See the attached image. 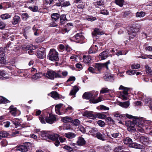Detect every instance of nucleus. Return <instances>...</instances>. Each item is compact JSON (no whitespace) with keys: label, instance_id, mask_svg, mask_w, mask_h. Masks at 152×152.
Returning a JSON list of instances; mask_svg holds the SVG:
<instances>
[{"label":"nucleus","instance_id":"37998d69","mask_svg":"<svg viewBox=\"0 0 152 152\" xmlns=\"http://www.w3.org/2000/svg\"><path fill=\"white\" fill-rule=\"evenodd\" d=\"M145 15V13L142 11L138 12L136 13V17H142Z\"/></svg>","mask_w":152,"mask_h":152},{"label":"nucleus","instance_id":"680f3d73","mask_svg":"<svg viewBox=\"0 0 152 152\" xmlns=\"http://www.w3.org/2000/svg\"><path fill=\"white\" fill-rule=\"evenodd\" d=\"M140 67V66L139 64H137L135 65H132L131 66V68L132 69H137L139 68Z\"/></svg>","mask_w":152,"mask_h":152},{"label":"nucleus","instance_id":"052dcab7","mask_svg":"<svg viewBox=\"0 0 152 152\" xmlns=\"http://www.w3.org/2000/svg\"><path fill=\"white\" fill-rule=\"evenodd\" d=\"M6 58L0 57V64H4L6 63Z\"/></svg>","mask_w":152,"mask_h":152},{"label":"nucleus","instance_id":"09e8293b","mask_svg":"<svg viewBox=\"0 0 152 152\" xmlns=\"http://www.w3.org/2000/svg\"><path fill=\"white\" fill-rule=\"evenodd\" d=\"M71 123L73 124V125L75 126H78L80 124V121L77 119H75L74 120L72 119V121Z\"/></svg>","mask_w":152,"mask_h":152},{"label":"nucleus","instance_id":"cd10ccee","mask_svg":"<svg viewBox=\"0 0 152 152\" xmlns=\"http://www.w3.org/2000/svg\"><path fill=\"white\" fill-rule=\"evenodd\" d=\"M148 139L147 137L144 136H141L140 138V141L144 144H145L148 142Z\"/></svg>","mask_w":152,"mask_h":152},{"label":"nucleus","instance_id":"7c9ffc66","mask_svg":"<svg viewBox=\"0 0 152 152\" xmlns=\"http://www.w3.org/2000/svg\"><path fill=\"white\" fill-rule=\"evenodd\" d=\"M98 50V47H95L94 45H92L89 49V53H95Z\"/></svg>","mask_w":152,"mask_h":152},{"label":"nucleus","instance_id":"7ed1b4c3","mask_svg":"<svg viewBox=\"0 0 152 152\" xmlns=\"http://www.w3.org/2000/svg\"><path fill=\"white\" fill-rule=\"evenodd\" d=\"M119 89V90H123V91L121 92L120 96V98L123 100H126L128 98V89L122 85H121Z\"/></svg>","mask_w":152,"mask_h":152},{"label":"nucleus","instance_id":"6e6552de","mask_svg":"<svg viewBox=\"0 0 152 152\" xmlns=\"http://www.w3.org/2000/svg\"><path fill=\"white\" fill-rule=\"evenodd\" d=\"M30 143L28 142L23 144V145H20L18 147V150L22 152H26L28 151L29 148V145Z\"/></svg>","mask_w":152,"mask_h":152},{"label":"nucleus","instance_id":"dca6fc26","mask_svg":"<svg viewBox=\"0 0 152 152\" xmlns=\"http://www.w3.org/2000/svg\"><path fill=\"white\" fill-rule=\"evenodd\" d=\"M59 137V135L56 134H50L48 137V139L55 141L57 140Z\"/></svg>","mask_w":152,"mask_h":152},{"label":"nucleus","instance_id":"f257e3e1","mask_svg":"<svg viewBox=\"0 0 152 152\" xmlns=\"http://www.w3.org/2000/svg\"><path fill=\"white\" fill-rule=\"evenodd\" d=\"M43 75L50 79H54L55 78H61V71H55L52 70H48L47 73H44Z\"/></svg>","mask_w":152,"mask_h":152},{"label":"nucleus","instance_id":"58836bf2","mask_svg":"<svg viewBox=\"0 0 152 152\" xmlns=\"http://www.w3.org/2000/svg\"><path fill=\"white\" fill-rule=\"evenodd\" d=\"M8 133L5 131H1L0 132V139L3 137H5L8 136Z\"/></svg>","mask_w":152,"mask_h":152},{"label":"nucleus","instance_id":"a19ab883","mask_svg":"<svg viewBox=\"0 0 152 152\" xmlns=\"http://www.w3.org/2000/svg\"><path fill=\"white\" fill-rule=\"evenodd\" d=\"M124 2V0H115V3L117 5L120 7H122Z\"/></svg>","mask_w":152,"mask_h":152},{"label":"nucleus","instance_id":"2eb2a0df","mask_svg":"<svg viewBox=\"0 0 152 152\" xmlns=\"http://www.w3.org/2000/svg\"><path fill=\"white\" fill-rule=\"evenodd\" d=\"M76 142L78 145L82 146L86 144V141L82 137H79L78 138Z\"/></svg>","mask_w":152,"mask_h":152},{"label":"nucleus","instance_id":"e433bc0d","mask_svg":"<svg viewBox=\"0 0 152 152\" xmlns=\"http://www.w3.org/2000/svg\"><path fill=\"white\" fill-rule=\"evenodd\" d=\"M11 15L8 13H5L1 15L0 18L3 20H6L11 18Z\"/></svg>","mask_w":152,"mask_h":152},{"label":"nucleus","instance_id":"8fccbe9b","mask_svg":"<svg viewBox=\"0 0 152 152\" xmlns=\"http://www.w3.org/2000/svg\"><path fill=\"white\" fill-rule=\"evenodd\" d=\"M95 115H96V118H98L101 119H104L106 117L105 115L101 113H98Z\"/></svg>","mask_w":152,"mask_h":152},{"label":"nucleus","instance_id":"1a4fd4ad","mask_svg":"<svg viewBox=\"0 0 152 152\" xmlns=\"http://www.w3.org/2000/svg\"><path fill=\"white\" fill-rule=\"evenodd\" d=\"M83 116L91 119H95L96 118V115L93 114V112L91 111H86L83 114Z\"/></svg>","mask_w":152,"mask_h":152},{"label":"nucleus","instance_id":"5fc2aeb1","mask_svg":"<svg viewBox=\"0 0 152 152\" xmlns=\"http://www.w3.org/2000/svg\"><path fill=\"white\" fill-rule=\"evenodd\" d=\"M44 39L43 37H38L36 39V42L37 43L42 42L44 40Z\"/></svg>","mask_w":152,"mask_h":152},{"label":"nucleus","instance_id":"412c9836","mask_svg":"<svg viewBox=\"0 0 152 152\" xmlns=\"http://www.w3.org/2000/svg\"><path fill=\"white\" fill-rule=\"evenodd\" d=\"M59 18H60V24L61 25L64 24L65 21L67 20L66 15H62L61 16H60Z\"/></svg>","mask_w":152,"mask_h":152},{"label":"nucleus","instance_id":"9d476101","mask_svg":"<svg viewBox=\"0 0 152 152\" xmlns=\"http://www.w3.org/2000/svg\"><path fill=\"white\" fill-rule=\"evenodd\" d=\"M46 122L50 124H52L57 121L55 115L51 114H49V116L45 118Z\"/></svg>","mask_w":152,"mask_h":152},{"label":"nucleus","instance_id":"c9c22d12","mask_svg":"<svg viewBox=\"0 0 152 152\" xmlns=\"http://www.w3.org/2000/svg\"><path fill=\"white\" fill-rule=\"evenodd\" d=\"M62 121L64 123L71 122L72 121V119L70 117L66 116L63 117L62 119Z\"/></svg>","mask_w":152,"mask_h":152},{"label":"nucleus","instance_id":"f3484780","mask_svg":"<svg viewBox=\"0 0 152 152\" xmlns=\"http://www.w3.org/2000/svg\"><path fill=\"white\" fill-rule=\"evenodd\" d=\"M129 146L131 148L140 149H142L143 147L142 145L132 142L130 145H129Z\"/></svg>","mask_w":152,"mask_h":152},{"label":"nucleus","instance_id":"a211bd4d","mask_svg":"<svg viewBox=\"0 0 152 152\" xmlns=\"http://www.w3.org/2000/svg\"><path fill=\"white\" fill-rule=\"evenodd\" d=\"M93 95V94L92 92H86L83 94V97L84 99H88L91 98Z\"/></svg>","mask_w":152,"mask_h":152},{"label":"nucleus","instance_id":"0e129e2a","mask_svg":"<svg viewBox=\"0 0 152 152\" xmlns=\"http://www.w3.org/2000/svg\"><path fill=\"white\" fill-rule=\"evenodd\" d=\"M70 5L69 2V1H65L62 4V7H67Z\"/></svg>","mask_w":152,"mask_h":152},{"label":"nucleus","instance_id":"49530a36","mask_svg":"<svg viewBox=\"0 0 152 152\" xmlns=\"http://www.w3.org/2000/svg\"><path fill=\"white\" fill-rule=\"evenodd\" d=\"M0 102L1 103L4 104L10 102L7 99L1 96H0Z\"/></svg>","mask_w":152,"mask_h":152},{"label":"nucleus","instance_id":"6ab92c4d","mask_svg":"<svg viewBox=\"0 0 152 152\" xmlns=\"http://www.w3.org/2000/svg\"><path fill=\"white\" fill-rule=\"evenodd\" d=\"M65 137L69 139H72L75 138L76 134L73 132H68L64 134Z\"/></svg>","mask_w":152,"mask_h":152},{"label":"nucleus","instance_id":"4d7b16f0","mask_svg":"<svg viewBox=\"0 0 152 152\" xmlns=\"http://www.w3.org/2000/svg\"><path fill=\"white\" fill-rule=\"evenodd\" d=\"M126 73L128 75H132L135 74V71L134 70H130L126 71Z\"/></svg>","mask_w":152,"mask_h":152},{"label":"nucleus","instance_id":"f8f14e48","mask_svg":"<svg viewBox=\"0 0 152 152\" xmlns=\"http://www.w3.org/2000/svg\"><path fill=\"white\" fill-rule=\"evenodd\" d=\"M103 78L105 80L112 81L114 80V76L110 73H108L103 76Z\"/></svg>","mask_w":152,"mask_h":152},{"label":"nucleus","instance_id":"473e14b6","mask_svg":"<svg viewBox=\"0 0 152 152\" xmlns=\"http://www.w3.org/2000/svg\"><path fill=\"white\" fill-rule=\"evenodd\" d=\"M40 135L44 139L46 140L48 139L49 134L43 131L41 132Z\"/></svg>","mask_w":152,"mask_h":152},{"label":"nucleus","instance_id":"ea45409f","mask_svg":"<svg viewBox=\"0 0 152 152\" xmlns=\"http://www.w3.org/2000/svg\"><path fill=\"white\" fill-rule=\"evenodd\" d=\"M124 143L125 144L130 145L132 142V140L129 137H127L124 140Z\"/></svg>","mask_w":152,"mask_h":152},{"label":"nucleus","instance_id":"de8ad7c7","mask_svg":"<svg viewBox=\"0 0 152 152\" xmlns=\"http://www.w3.org/2000/svg\"><path fill=\"white\" fill-rule=\"evenodd\" d=\"M102 101V99L100 97L98 98L97 99H91L90 100V102L92 103H97Z\"/></svg>","mask_w":152,"mask_h":152},{"label":"nucleus","instance_id":"c85d7f7f","mask_svg":"<svg viewBox=\"0 0 152 152\" xmlns=\"http://www.w3.org/2000/svg\"><path fill=\"white\" fill-rule=\"evenodd\" d=\"M50 94L51 96L55 99H57L59 98V94L56 91H52L50 93V94H48V95H49Z\"/></svg>","mask_w":152,"mask_h":152},{"label":"nucleus","instance_id":"864d4df0","mask_svg":"<svg viewBox=\"0 0 152 152\" xmlns=\"http://www.w3.org/2000/svg\"><path fill=\"white\" fill-rule=\"evenodd\" d=\"M29 9L34 12H37L38 10V8L37 6H33L32 7H29Z\"/></svg>","mask_w":152,"mask_h":152},{"label":"nucleus","instance_id":"4468645a","mask_svg":"<svg viewBox=\"0 0 152 152\" xmlns=\"http://www.w3.org/2000/svg\"><path fill=\"white\" fill-rule=\"evenodd\" d=\"M73 38L74 39V40L76 41V42H80V40L83 39L84 38V37L82 35V33H80L77 34L73 37Z\"/></svg>","mask_w":152,"mask_h":152},{"label":"nucleus","instance_id":"4c0bfd02","mask_svg":"<svg viewBox=\"0 0 152 152\" xmlns=\"http://www.w3.org/2000/svg\"><path fill=\"white\" fill-rule=\"evenodd\" d=\"M42 74L41 73H38L33 75L31 77L32 79L35 80L41 77Z\"/></svg>","mask_w":152,"mask_h":152},{"label":"nucleus","instance_id":"69168bd1","mask_svg":"<svg viewBox=\"0 0 152 152\" xmlns=\"http://www.w3.org/2000/svg\"><path fill=\"white\" fill-rule=\"evenodd\" d=\"M64 148L66 150H67L69 151H72V148L70 146L66 145L64 147Z\"/></svg>","mask_w":152,"mask_h":152},{"label":"nucleus","instance_id":"6e6d98bb","mask_svg":"<svg viewBox=\"0 0 152 152\" xmlns=\"http://www.w3.org/2000/svg\"><path fill=\"white\" fill-rule=\"evenodd\" d=\"M28 14L26 13H23L22 15V18L24 20H26L28 18Z\"/></svg>","mask_w":152,"mask_h":152},{"label":"nucleus","instance_id":"a18cd8bd","mask_svg":"<svg viewBox=\"0 0 152 152\" xmlns=\"http://www.w3.org/2000/svg\"><path fill=\"white\" fill-rule=\"evenodd\" d=\"M145 68L146 72L148 74L151 75L152 74V71L151 68L149 67L148 65H146L145 66Z\"/></svg>","mask_w":152,"mask_h":152},{"label":"nucleus","instance_id":"ddd939ff","mask_svg":"<svg viewBox=\"0 0 152 152\" xmlns=\"http://www.w3.org/2000/svg\"><path fill=\"white\" fill-rule=\"evenodd\" d=\"M109 53L106 51H104L101 53L99 56V57L101 60H104L106 59L108 56Z\"/></svg>","mask_w":152,"mask_h":152},{"label":"nucleus","instance_id":"72a5a7b5","mask_svg":"<svg viewBox=\"0 0 152 152\" xmlns=\"http://www.w3.org/2000/svg\"><path fill=\"white\" fill-rule=\"evenodd\" d=\"M119 105L122 107L127 108L129 105V102L128 101L123 102H120L119 103Z\"/></svg>","mask_w":152,"mask_h":152},{"label":"nucleus","instance_id":"e2e57ef3","mask_svg":"<svg viewBox=\"0 0 152 152\" xmlns=\"http://www.w3.org/2000/svg\"><path fill=\"white\" fill-rule=\"evenodd\" d=\"M100 109L102 110H108L109 108L103 105H101L100 106Z\"/></svg>","mask_w":152,"mask_h":152},{"label":"nucleus","instance_id":"5701e85b","mask_svg":"<svg viewBox=\"0 0 152 152\" xmlns=\"http://www.w3.org/2000/svg\"><path fill=\"white\" fill-rule=\"evenodd\" d=\"M103 134L100 132H97L96 134V137L98 139L104 141L105 140V137L104 136V133Z\"/></svg>","mask_w":152,"mask_h":152},{"label":"nucleus","instance_id":"0eeeda50","mask_svg":"<svg viewBox=\"0 0 152 152\" xmlns=\"http://www.w3.org/2000/svg\"><path fill=\"white\" fill-rule=\"evenodd\" d=\"M139 31V28H136L135 27H132L128 30V34L130 39L134 38L136 35V33Z\"/></svg>","mask_w":152,"mask_h":152},{"label":"nucleus","instance_id":"338daca9","mask_svg":"<svg viewBox=\"0 0 152 152\" xmlns=\"http://www.w3.org/2000/svg\"><path fill=\"white\" fill-rule=\"evenodd\" d=\"M96 18L93 17V16H90L87 18V19L88 21H93L96 20Z\"/></svg>","mask_w":152,"mask_h":152},{"label":"nucleus","instance_id":"3c124183","mask_svg":"<svg viewBox=\"0 0 152 152\" xmlns=\"http://www.w3.org/2000/svg\"><path fill=\"white\" fill-rule=\"evenodd\" d=\"M110 90L108 89L107 88H103L100 91V94H104L106 93L109 92Z\"/></svg>","mask_w":152,"mask_h":152},{"label":"nucleus","instance_id":"c756f323","mask_svg":"<svg viewBox=\"0 0 152 152\" xmlns=\"http://www.w3.org/2000/svg\"><path fill=\"white\" fill-rule=\"evenodd\" d=\"M60 15L57 13H54L52 14L51 18L53 21H56L59 18Z\"/></svg>","mask_w":152,"mask_h":152},{"label":"nucleus","instance_id":"774afa93","mask_svg":"<svg viewBox=\"0 0 152 152\" xmlns=\"http://www.w3.org/2000/svg\"><path fill=\"white\" fill-rule=\"evenodd\" d=\"M79 128L80 130L82 132L85 133L86 132V128L83 126H80Z\"/></svg>","mask_w":152,"mask_h":152},{"label":"nucleus","instance_id":"f704fd0d","mask_svg":"<svg viewBox=\"0 0 152 152\" xmlns=\"http://www.w3.org/2000/svg\"><path fill=\"white\" fill-rule=\"evenodd\" d=\"M125 147L124 145L119 146L116 147L114 149V152H121L124 149Z\"/></svg>","mask_w":152,"mask_h":152},{"label":"nucleus","instance_id":"2f4dec72","mask_svg":"<svg viewBox=\"0 0 152 152\" xmlns=\"http://www.w3.org/2000/svg\"><path fill=\"white\" fill-rule=\"evenodd\" d=\"M62 105V104H57L55 107V110L56 113L59 115H60L61 114L60 112V109Z\"/></svg>","mask_w":152,"mask_h":152},{"label":"nucleus","instance_id":"c03bdc74","mask_svg":"<svg viewBox=\"0 0 152 152\" xmlns=\"http://www.w3.org/2000/svg\"><path fill=\"white\" fill-rule=\"evenodd\" d=\"M33 30L34 32V35L36 36L38 35L39 33L37 32V31L39 30L38 26L37 25H34L33 28Z\"/></svg>","mask_w":152,"mask_h":152},{"label":"nucleus","instance_id":"39448f33","mask_svg":"<svg viewBox=\"0 0 152 152\" xmlns=\"http://www.w3.org/2000/svg\"><path fill=\"white\" fill-rule=\"evenodd\" d=\"M110 62L109 60L107 62L103 63H96L95 64V67L96 69L98 70L99 71H100L103 68L105 67L108 69V64H110Z\"/></svg>","mask_w":152,"mask_h":152},{"label":"nucleus","instance_id":"79ce46f5","mask_svg":"<svg viewBox=\"0 0 152 152\" xmlns=\"http://www.w3.org/2000/svg\"><path fill=\"white\" fill-rule=\"evenodd\" d=\"M18 120L17 119H15L12 121V123L15 125L16 128L18 127L20 125V123L18 122Z\"/></svg>","mask_w":152,"mask_h":152},{"label":"nucleus","instance_id":"aec40b11","mask_svg":"<svg viewBox=\"0 0 152 152\" xmlns=\"http://www.w3.org/2000/svg\"><path fill=\"white\" fill-rule=\"evenodd\" d=\"M78 90L79 88L77 86H74L72 89L69 95L71 96L75 95Z\"/></svg>","mask_w":152,"mask_h":152},{"label":"nucleus","instance_id":"4be33fe9","mask_svg":"<svg viewBox=\"0 0 152 152\" xmlns=\"http://www.w3.org/2000/svg\"><path fill=\"white\" fill-rule=\"evenodd\" d=\"M83 61L85 63H88L91 61V58L90 56H83Z\"/></svg>","mask_w":152,"mask_h":152},{"label":"nucleus","instance_id":"603ef678","mask_svg":"<svg viewBox=\"0 0 152 152\" xmlns=\"http://www.w3.org/2000/svg\"><path fill=\"white\" fill-rule=\"evenodd\" d=\"M106 120L108 123H110L111 124H114V120L110 117H107L106 118Z\"/></svg>","mask_w":152,"mask_h":152},{"label":"nucleus","instance_id":"9b49d317","mask_svg":"<svg viewBox=\"0 0 152 152\" xmlns=\"http://www.w3.org/2000/svg\"><path fill=\"white\" fill-rule=\"evenodd\" d=\"M45 56V49L44 48H40L37 51V57L40 59H43Z\"/></svg>","mask_w":152,"mask_h":152},{"label":"nucleus","instance_id":"f03ea898","mask_svg":"<svg viewBox=\"0 0 152 152\" xmlns=\"http://www.w3.org/2000/svg\"><path fill=\"white\" fill-rule=\"evenodd\" d=\"M48 58L50 60L54 61L59 60L58 52L54 49H50L48 55Z\"/></svg>","mask_w":152,"mask_h":152},{"label":"nucleus","instance_id":"393cba45","mask_svg":"<svg viewBox=\"0 0 152 152\" xmlns=\"http://www.w3.org/2000/svg\"><path fill=\"white\" fill-rule=\"evenodd\" d=\"M103 34V32L100 31L98 28H95L94 31L92 33V34L93 36H95L97 35H101Z\"/></svg>","mask_w":152,"mask_h":152},{"label":"nucleus","instance_id":"bf43d9fd","mask_svg":"<svg viewBox=\"0 0 152 152\" xmlns=\"http://www.w3.org/2000/svg\"><path fill=\"white\" fill-rule=\"evenodd\" d=\"M97 123L99 126L101 127H103L105 125L104 122L102 120L98 121H97Z\"/></svg>","mask_w":152,"mask_h":152},{"label":"nucleus","instance_id":"20e7f679","mask_svg":"<svg viewBox=\"0 0 152 152\" xmlns=\"http://www.w3.org/2000/svg\"><path fill=\"white\" fill-rule=\"evenodd\" d=\"M22 49L25 50H29L28 53L30 55L33 54V50H35L36 47L35 46H34L31 44H29L28 45H24L22 46Z\"/></svg>","mask_w":152,"mask_h":152},{"label":"nucleus","instance_id":"423d86ee","mask_svg":"<svg viewBox=\"0 0 152 152\" xmlns=\"http://www.w3.org/2000/svg\"><path fill=\"white\" fill-rule=\"evenodd\" d=\"M125 124L127 127L128 131L131 132H134L136 130L135 125L134 123L131 121H128L125 122Z\"/></svg>","mask_w":152,"mask_h":152},{"label":"nucleus","instance_id":"a878e982","mask_svg":"<svg viewBox=\"0 0 152 152\" xmlns=\"http://www.w3.org/2000/svg\"><path fill=\"white\" fill-rule=\"evenodd\" d=\"M20 20V17L17 15H15L13 18V21L12 23L13 25H16Z\"/></svg>","mask_w":152,"mask_h":152},{"label":"nucleus","instance_id":"13d9d810","mask_svg":"<svg viewBox=\"0 0 152 152\" xmlns=\"http://www.w3.org/2000/svg\"><path fill=\"white\" fill-rule=\"evenodd\" d=\"M136 129H137V130L139 132L142 133H143L144 131L142 127L141 126H136Z\"/></svg>","mask_w":152,"mask_h":152},{"label":"nucleus","instance_id":"bb28decb","mask_svg":"<svg viewBox=\"0 0 152 152\" xmlns=\"http://www.w3.org/2000/svg\"><path fill=\"white\" fill-rule=\"evenodd\" d=\"M125 116L128 118H132L133 117V116L130 115H129L128 114H126L125 115L121 114L120 115L119 117L117 118L118 120H119L123 119V118H124Z\"/></svg>","mask_w":152,"mask_h":152},{"label":"nucleus","instance_id":"b1692460","mask_svg":"<svg viewBox=\"0 0 152 152\" xmlns=\"http://www.w3.org/2000/svg\"><path fill=\"white\" fill-rule=\"evenodd\" d=\"M9 76L4 71H3L0 72V78L2 79L8 78Z\"/></svg>","mask_w":152,"mask_h":152}]
</instances>
